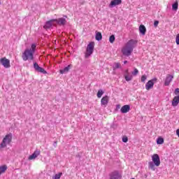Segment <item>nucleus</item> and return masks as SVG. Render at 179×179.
<instances>
[{"label":"nucleus","instance_id":"17","mask_svg":"<svg viewBox=\"0 0 179 179\" xmlns=\"http://www.w3.org/2000/svg\"><path fill=\"white\" fill-rule=\"evenodd\" d=\"M178 103H179V95L173 97L172 100V106L173 107H177V106H178Z\"/></svg>","mask_w":179,"mask_h":179},{"label":"nucleus","instance_id":"33","mask_svg":"<svg viewBox=\"0 0 179 179\" xmlns=\"http://www.w3.org/2000/svg\"><path fill=\"white\" fill-rule=\"evenodd\" d=\"M176 96L179 94V88H176L174 92Z\"/></svg>","mask_w":179,"mask_h":179},{"label":"nucleus","instance_id":"25","mask_svg":"<svg viewBox=\"0 0 179 179\" xmlns=\"http://www.w3.org/2000/svg\"><path fill=\"white\" fill-rule=\"evenodd\" d=\"M104 94V92H103V90H99L97 92V98L101 99V96Z\"/></svg>","mask_w":179,"mask_h":179},{"label":"nucleus","instance_id":"22","mask_svg":"<svg viewBox=\"0 0 179 179\" xmlns=\"http://www.w3.org/2000/svg\"><path fill=\"white\" fill-rule=\"evenodd\" d=\"M157 145H163V143H164V139H163L162 137H159L157 139Z\"/></svg>","mask_w":179,"mask_h":179},{"label":"nucleus","instance_id":"20","mask_svg":"<svg viewBox=\"0 0 179 179\" xmlns=\"http://www.w3.org/2000/svg\"><path fill=\"white\" fill-rule=\"evenodd\" d=\"M65 23H66V20L64 18L57 20V24H65Z\"/></svg>","mask_w":179,"mask_h":179},{"label":"nucleus","instance_id":"12","mask_svg":"<svg viewBox=\"0 0 179 179\" xmlns=\"http://www.w3.org/2000/svg\"><path fill=\"white\" fill-rule=\"evenodd\" d=\"M109 100H110V97H108V96L107 95L104 96L101 100V106H104V107H107Z\"/></svg>","mask_w":179,"mask_h":179},{"label":"nucleus","instance_id":"13","mask_svg":"<svg viewBox=\"0 0 179 179\" xmlns=\"http://www.w3.org/2000/svg\"><path fill=\"white\" fill-rule=\"evenodd\" d=\"M38 156H40V150H36L34 152V153L32 155H31L29 157V160H34V159H36Z\"/></svg>","mask_w":179,"mask_h":179},{"label":"nucleus","instance_id":"26","mask_svg":"<svg viewBox=\"0 0 179 179\" xmlns=\"http://www.w3.org/2000/svg\"><path fill=\"white\" fill-rule=\"evenodd\" d=\"M109 41L111 43H114V41H115V36H114V35L110 36L109 38Z\"/></svg>","mask_w":179,"mask_h":179},{"label":"nucleus","instance_id":"5","mask_svg":"<svg viewBox=\"0 0 179 179\" xmlns=\"http://www.w3.org/2000/svg\"><path fill=\"white\" fill-rule=\"evenodd\" d=\"M10 142H12V134H7L3 139L1 148H6V145L10 143Z\"/></svg>","mask_w":179,"mask_h":179},{"label":"nucleus","instance_id":"18","mask_svg":"<svg viewBox=\"0 0 179 179\" xmlns=\"http://www.w3.org/2000/svg\"><path fill=\"white\" fill-rule=\"evenodd\" d=\"M72 68V64H69L68 66L65 67L64 69L59 70V72L62 75H64V73H67V72H69V69Z\"/></svg>","mask_w":179,"mask_h":179},{"label":"nucleus","instance_id":"8","mask_svg":"<svg viewBox=\"0 0 179 179\" xmlns=\"http://www.w3.org/2000/svg\"><path fill=\"white\" fill-rule=\"evenodd\" d=\"M57 20H51L48 21L44 25V29H50L54 26H57Z\"/></svg>","mask_w":179,"mask_h":179},{"label":"nucleus","instance_id":"3","mask_svg":"<svg viewBox=\"0 0 179 179\" xmlns=\"http://www.w3.org/2000/svg\"><path fill=\"white\" fill-rule=\"evenodd\" d=\"M152 162H149L148 166L149 168L151 169V170H153V171H155V166H156L157 167H159V166H160V157H159V155L157 154H154L152 156Z\"/></svg>","mask_w":179,"mask_h":179},{"label":"nucleus","instance_id":"19","mask_svg":"<svg viewBox=\"0 0 179 179\" xmlns=\"http://www.w3.org/2000/svg\"><path fill=\"white\" fill-rule=\"evenodd\" d=\"M139 31L143 36H145V34H146V27H145L144 25H140Z\"/></svg>","mask_w":179,"mask_h":179},{"label":"nucleus","instance_id":"30","mask_svg":"<svg viewBox=\"0 0 179 179\" xmlns=\"http://www.w3.org/2000/svg\"><path fill=\"white\" fill-rule=\"evenodd\" d=\"M146 79H148V76H146V75H143L141 76V82H145V80H146Z\"/></svg>","mask_w":179,"mask_h":179},{"label":"nucleus","instance_id":"7","mask_svg":"<svg viewBox=\"0 0 179 179\" xmlns=\"http://www.w3.org/2000/svg\"><path fill=\"white\" fill-rule=\"evenodd\" d=\"M0 64L3 65L4 68H9L10 66V60L6 59V57H3L0 59Z\"/></svg>","mask_w":179,"mask_h":179},{"label":"nucleus","instance_id":"16","mask_svg":"<svg viewBox=\"0 0 179 179\" xmlns=\"http://www.w3.org/2000/svg\"><path fill=\"white\" fill-rule=\"evenodd\" d=\"M34 66L36 71H37L38 72H41V73H47V71L44 70V69L38 66V64L37 63H35Z\"/></svg>","mask_w":179,"mask_h":179},{"label":"nucleus","instance_id":"11","mask_svg":"<svg viewBox=\"0 0 179 179\" xmlns=\"http://www.w3.org/2000/svg\"><path fill=\"white\" fill-rule=\"evenodd\" d=\"M124 79H125V80H127V82H129L130 80H132V75H131L129 73V70L126 69L124 71Z\"/></svg>","mask_w":179,"mask_h":179},{"label":"nucleus","instance_id":"14","mask_svg":"<svg viewBox=\"0 0 179 179\" xmlns=\"http://www.w3.org/2000/svg\"><path fill=\"white\" fill-rule=\"evenodd\" d=\"M122 3V0H112L109 6L113 8V6H117V5H121Z\"/></svg>","mask_w":179,"mask_h":179},{"label":"nucleus","instance_id":"28","mask_svg":"<svg viewBox=\"0 0 179 179\" xmlns=\"http://www.w3.org/2000/svg\"><path fill=\"white\" fill-rule=\"evenodd\" d=\"M62 176V173H59L58 174H56L54 177L53 179H59L61 178V176Z\"/></svg>","mask_w":179,"mask_h":179},{"label":"nucleus","instance_id":"35","mask_svg":"<svg viewBox=\"0 0 179 179\" xmlns=\"http://www.w3.org/2000/svg\"><path fill=\"white\" fill-rule=\"evenodd\" d=\"M128 63V61H124V64H127Z\"/></svg>","mask_w":179,"mask_h":179},{"label":"nucleus","instance_id":"23","mask_svg":"<svg viewBox=\"0 0 179 179\" xmlns=\"http://www.w3.org/2000/svg\"><path fill=\"white\" fill-rule=\"evenodd\" d=\"M172 9L173 10H177L178 9V1H176L173 5H172Z\"/></svg>","mask_w":179,"mask_h":179},{"label":"nucleus","instance_id":"21","mask_svg":"<svg viewBox=\"0 0 179 179\" xmlns=\"http://www.w3.org/2000/svg\"><path fill=\"white\" fill-rule=\"evenodd\" d=\"M95 38L96 40H97V41H100V40L103 38V36H101V33L96 32Z\"/></svg>","mask_w":179,"mask_h":179},{"label":"nucleus","instance_id":"6","mask_svg":"<svg viewBox=\"0 0 179 179\" xmlns=\"http://www.w3.org/2000/svg\"><path fill=\"white\" fill-rule=\"evenodd\" d=\"M157 82V78H153L152 80H150L146 84H145V89L146 90H150V89H153V86H155V84Z\"/></svg>","mask_w":179,"mask_h":179},{"label":"nucleus","instance_id":"36","mask_svg":"<svg viewBox=\"0 0 179 179\" xmlns=\"http://www.w3.org/2000/svg\"><path fill=\"white\" fill-rule=\"evenodd\" d=\"M0 5H1V1H0Z\"/></svg>","mask_w":179,"mask_h":179},{"label":"nucleus","instance_id":"27","mask_svg":"<svg viewBox=\"0 0 179 179\" xmlns=\"http://www.w3.org/2000/svg\"><path fill=\"white\" fill-rule=\"evenodd\" d=\"M121 67V64L120 63H115L113 65V69H118V68Z\"/></svg>","mask_w":179,"mask_h":179},{"label":"nucleus","instance_id":"4","mask_svg":"<svg viewBox=\"0 0 179 179\" xmlns=\"http://www.w3.org/2000/svg\"><path fill=\"white\" fill-rule=\"evenodd\" d=\"M94 50V42H91L87 46V50L85 52V58H89L92 54Z\"/></svg>","mask_w":179,"mask_h":179},{"label":"nucleus","instance_id":"9","mask_svg":"<svg viewBox=\"0 0 179 179\" xmlns=\"http://www.w3.org/2000/svg\"><path fill=\"white\" fill-rule=\"evenodd\" d=\"M122 178V176L120 173V172L115 171L110 174V179H121Z\"/></svg>","mask_w":179,"mask_h":179},{"label":"nucleus","instance_id":"31","mask_svg":"<svg viewBox=\"0 0 179 179\" xmlns=\"http://www.w3.org/2000/svg\"><path fill=\"white\" fill-rule=\"evenodd\" d=\"M176 43L178 45H179V34H178L176 35Z\"/></svg>","mask_w":179,"mask_h":179},{"label":"nucleus","instance_id":"10","mask_svg":"<svg viewBox=\"0 0 179 179\" xmlns=\"http://www.w3.org/2000/svg\"><path fill=\"white\" fill-rule=\"evenodd\" d=\"M173 79H174V76L173 75L168 74L164 80L165 86H169V85L171 83Z\"/></svg>","mask_w":179,"mask_h":179},{"label":"nucleus","instance_id":"15","mask_svg":"<svg viewBox=\"0 0 179 179\" xmlns=\"http://www.w3.org/2000/svg\"><path fill=\"white\" fill-rule=\"evenodd\" d=\"M129 110H131V106H129V105H124L121 108L120 111L123 114H125L128 113Z\"/></svg>","mask_w":179,"mask_h":179},{"label":"nucleus","instance_id":"24","mask_svg":"<svg viewBox=\"0 0 179 179\" xmlns=\"http://www.w3.org/2000/svg\"><path fill=\"white\" fill-rule=\"evenodd\" d=\"M6 166L3 165L2 166H0V176L2 174V173H5L6 171Z\"/></svg>","mask_w":179,"mask_h":179},{"label":"nucleus","instance_id":"29","mask_svg":"<svg viewBox=\"0 0 179 179\" xmlns=\"http://www.w3.org/2000/svg\"><path fill=\"white\" fill-rule=\"evenodd\" d=\"M138 73H139V71H138L137 69H134V71L132 72V75L134 76H136V75H138Z\"/></svg>","mask_w":179,"mask_h":179},{"label":"nucleus","instance_id":"34","mask_svg":"<svg viewBox=\"0 0 179 179\" xmlns=\"http://www.w3.org/2000/svg\"><path fill=\"white\" fill-rule=\"evenodd\" d=\"M158 25H159V21H155L154 26H155V27H157Z\"/></svg>","mask_w":179,"mask_h":179},{"label":"nucleus","instance_id":"2","mask_svg":"<svg viewBox=\"0 0 179 179\" xmlns=\"http://www.w3.org/2000/svg\"><path fill=\"white\" fill-rule=\"evenodd\" d=\"M36 51V45L32 44L31 49H27L22 53V59L24 61H27V59H33V55H34V52Z\"/></svg>","mask_w":179,"mask_h":179},{"label":"nucleus","instance_id":"32","mask_svg":"<svg viewBox=\"0 0 179 179\" xmlns=\"http://www.w3.org/2000/svg\"><path fill=\"white\" fill-rule=\"evenodd\" d=\"M122 142H124V143H127V142H128V137L124 136L122 138Z\"/></svg>","mask_w":179,"mask_h":179},{"label":"nucleus","instance_id":"1","mask_svg":"<svg viewBox=\"0 0 179 179\" xmlns=\"http://www.w3.org/2000/svg\"><path fill=\"white\" fill-rule=\"evenodd\" d=\"M136 43H138V41L135 40L129 41L122 49V52L123 55H127V57L131 55L132 51H134V45H135Z\"/></svg>","mask_w":179,"mask_h":179}]
</instances>
